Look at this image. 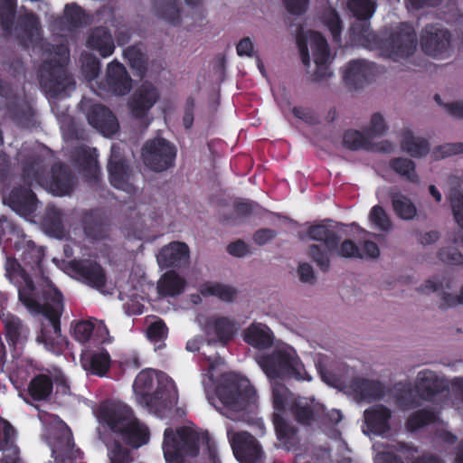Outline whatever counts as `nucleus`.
<instances>
[{"label": "nucleus", "mask_w": 463, "mask_h": 463, "mask_svg": "<svg viewBox=\"0 0 463 463\" xmlns=\"http://www.w3.org/2000/svg\"><path fill=\"white\" fill-rule=\"evenodd\" d=\"M5 276L16 286L19 301L32 315L43 317L36 342L54 354H61L68 346L66 336L61 330V317L63 312V296L54 286L47 284L46 288L37 283L14 258L5 261Z\"/></svg>", "instance_id": "f257e3e1"}, {"label": "nucleus", "mask_w": 463, "mask_h": 463, "mask_svg": "<svg viewBox=\"0 0 463 463\" xmlns=\"http://www.w3.org/2000/svg\"><path fill=\"white\" fill-rule=\"evenodd\" d=\"M350 33L352 39L364 48L376 50L381 56L393 61L412 55L417 47L415 31L407 23L374 33L367 21H359L352 24Z\"/></svg>", "instance_id": "f03ea898"}, {"label": "nucleus", "mask_w": 463, "mask_h": 463, "mask_svg": "<svg viewBox=\"0 0 463 463\" xmlns=\"http://www.w3.org/2000/svg\"><path fill=\"white\" fill-rule=\"evenodd\" d=\"M306 234L308 239L321 242L310 244L307 253L324 273L330 269L333 254L345 259H364L359 246L350 239L341 241L340 234L331 225L313 224L307 228Z\"/></svg>", "instance_id": "7ed1b4c3"}, {"label": "nucleus", "mask_w": 463, "mask_h": 463, "mask_svg": "<svg viewBox=\"0 0 463 463\" xmlns=\"http://www.w3.org/2000/svg\"><path fill=\"white\" fill-rule=\"evenodd\" d=\"M200 445L205 447L212 463H220L217 445L207 431L198 432L186 426L164 431L163 451L167 463H184L185 457H197Z\"/></svg>", "instance_id": "20e7f679"}, {"label": "nucleus", "mask_w": 463, "mask_h": 463, "mask_svg": "<svg viewBox=\"0 0 463 463\" xmlns=\"http://www.w3.org/2000/svg\"><path fill=\"white\" fill-rule=\"evenodd\" d=\"M42 51L43 60L37 69L39 84L45 92L57 96L75 84L67 69L70 49L64 43H44Z\"/></svg>", "instance_id": "39448f33"}, {"label": "nucleus", "mask_w": 463, "mask_h": 463, "mask_svg": "<svg viewBox=\"0 0 463 463\" xmlns=\"http://www.w3.org/2000/svg\"><path fill=\"white\" fill-rule=\"evenodd\" d=\"M17 13L16 0H0V27L24 49L36 46L42 41L40 18L33 11Z\"/></svg>", "instance_id": "423d86ee"}, {"label": "nucleus", "mask_w": 463, "mask_h": 463, "mask_svg": "<svg viewBox=\"0 0 463 463\" xmlns=\"http://www.w3.org/2000/svg\"><path fill=\"white\" fill-rule=\"evenodd\" d=\"M216 395L222 404L232 412L250 410L257 400L256 391L250 381L234 373L222 375L216 387Z\"/></svg>", "instance_id": "0eeeda50"}, {"label": "nucleus", "mask_w": 463, "mask_h": 463, "mask_svg": "<svg viewBox=\"0 0 463 463\" xmlns=\"http://www.w3.org/2000/svg\"><path fill=\"white\" fill-rule=\"evenodd\" d=\"M258 364L269 379L294 378L310 381L304 364L293 349H275L258 358Z\"/></svg>", "instance_id": "6e6552de"}, {"label": "nucleus", "mask_w": 463, "mask_h": 463, "mask_svg": "<svg viewBox=\"0 0 463 463\" xmlns=\"http://www.w3.org/2000/svg\"><path fill=\"white\" fill-rule=\"evenodd\" d=\"M449 202L456 222L460 230L457 232L453 245L441 248L438 252L440 261L449 265L463 264V192L452 189Z\"/></svg>", "instance_id": "1a4fd4ad"}, {"label": "nucleus", "mask_w": 463, "mask_h": 463, "mask_svg": "<svg viewBox=\"0 0 463 463\" xmlns=\"http://www.w3.org/2000/svg\"><path fill=\"white\" fill-rule=\"evenodd\" d=\"M146 166L154 172H163L175 165L176 147L163 137L147 140L142 148Z\"/></svg>", "instance_id": "9d476101"}, {"label": "nucleus", "mask_w": 463, "mask_h": 463, "mask_svg": "<svg viewBox=\"0 0 463 463\" xmlns=\"http://www.w3.org/2000/svg\"><path fill=\"white\" fill-rule=\"evenodd\" d=\"M108 173L110 184L130 195L135 194L137 187L134 184L136 173L128 161L120 155L119 147L113 145L108 163Z\"/></svg>", "instance_id": "9b49d317"}, {"label": "nucleus", "mask_w": 463, "mask_h": 463, "mask_svg": "<svg viewBox=\"0 0 463 463\" xmlns=\"http://www.w3.org/2000/svg\"><path fill=\"white\" fill-rule=\"evenodd\" d=\"M291 396V392L285 384L275 383L272 385V403L275 410L272 421L278 439L283 442H288L296 434V430L283 417L287 405L290 403Z\"/></svg>", "instance_id": "f8f14e48"}, {"label": "nucleus", "mask_w": 463, "mask_h": 463, "mask_svg": "<svg viewBox=\"0 0 463 463\" xmlns=\"http://www.w3.org/2000/svg\"><path fill=\"white\" fill-rule=\"evenodd\" d=\"M66 269L71 277L90 288L101 289L107 284L106 272L96 260L74 259L68 262Z\"/></svg>", "instance_id": "ddd939ff"}, {"label": "nucleus", "mask_w": 463, "mask_h": 463, "mask_svg": "<svg viewBox=\"0 0 463 463\" xmlns=\"http://www.w3.org/2000/svg\"><path fill=\"white\" fill-rule=\"evenodd\" d=\"M296 43L304 65L309 66L310 64L308 43L311 45L315 63L327 62L330 55L329 46L326 39L321 33L308 31L307 33H303L299 32L297 34Z\"/></svg>", "instance_id": "4468645a"}, {"label": "nucleus", "mask_w": 463, "mask_h": 463, "mask_svg": "<svg viewBox=\"0 0 463 463\" xmlns=\"http://www.w3.org/2000/svg\"><path fill=\"white\" fill-rule=\"evenodd\" d=\"M4 335L13 357L22 354L30 337L29 326L17 316L8 313L1 317Z\"/></svg>", "instance_id": "2eb2a0df"}, {"label": "nucleus", "mask_w": 463, "mask_h": 463, "mask_svg": "<svg viewBox=\"0 0 463 463\" xmlns=\"http://www.w3.org/2000/svg\"><path fill=\"white\" fill-rule=\"evenodd\" d=\"M451 38L450 32L440 24H427L420 33L421 50L429 56L443 55L450 47Z\"/></svg>", "instance_id": "dca6fc26"}, {"label": "nucleus", "mask_w": 463, "mask_h": 463, "mask_svg": "<svg viewBox=\"0 0 463 463\" xmlns=\"http://www.w3.org/2000/svg\"><path fill=\"white\" fill-rule=\"evenodd\" d=\"M134 416L133 410L120 402L107 401L99 409V422L116 435Z\"/></svg>", "instance_id": "f3484780"}, {"label": "nucleus", "mask_w": 463, "mask_h": 463, "mask_svg": "<svg viewBox=\"0 0 463 463\" xmlns=\"http://www.w3.org/2000/svg\"><path fill=\"white\" fill-rule=\"evenodd\" d=\"M22 254L21 260L25 267L31 269L35 279L42 288H46L47 284L54 285L50 278L45 274L43 259L45 257V249L38 246L32 240H24L21 245Z\"/></svg>", "instance_id": "a211bd4d"}, {"label": "nucleus", "mask_w": 463, "mask_h": 463, "mask_svg": "<svg viewBox=\"0 0 463 463\" xmlns=\"http://www.w3.org/2000/svg\"><path fill=\"white\" fill-rule=\"evenodd\" d=\"M231 447L241 463H263V450L257 439L249 432L241 431L233 435Z\"/></svg>", "instance_id": "6ab92c4d"}, {"label": "nucleus", "mask_w": 463, "mask_h": 463, "mask_svg": "<svg viewBox=\"0 0 463 463\" xmlns=\"http://www.w3.org/2000/svg\"><path fill=\"white\" fill-rule=\"evenodd\" d=\"M237 323L227 317L213 316L206 319L203 330L209 345L225 346L237 332Z\"/></svg>", "instance_id": "aec40b11"}, {"label": "nucleus", "mask_w": 463, "mask_h": 463, "mask_svg": "<svg viewBox=\"0 0 463 463\" xmlns=\"http://www.w3.org/2000/svg\"><path fill=\"white\" fill-rule=\"evenodd\" d=\"M16 437L14 427L0 417V463H23Z\"/></svg>", "instance_id": "412c9836"}, {"label": "nucleus", "mask_w": 463, "mask_h": 463, "mask_svg": "<svg viewBox=\"0 0 463 463\" xmlns=\"http://www.w3.org/2000/svg\"><path fill=\"white\" fill-rule=\"evenodd\" d=\"M89 124L105 137H110L118 131L119 124L114 113L105 105L93 104L87 112Z\"/></svg>", "instance_id": "4be33fe9"}, {"label": "nucleus", "mask_w": 463, "mask_h": 463, "mask_svg": "<svg viewBox=\"0 0 463 463\" xmlns=\"http://www.w3.org/2000/svg\"><path fill=\"white\" fill-rule=\"evenodd\" d=\"M107 90L116 96H125L132 89V79L126 67L118 60H113L107 66Z\"/></svg>", "instance_id": "5701e85b"}, {"label": "nucleus", "mask_w": 463, "mask_h": 463, "mask_svg": "<svg viewBox=\"0 0 463 463\" xmlns=\"http://www.w3.org/2000/svg\"><path fill=\"white\" fill-rule=\"evenodd\" d=\"M343 145L352 151L366 150L389 153L392 150V144L390 141H383L373 144L368 134L356 129H347L343 135Z\"/></svg>", "instance_id": "b1692460"}, {"label": "nucleus", "mask_w": 463, "mask_h": 463, "mask_svg": "<svg viewBox=\"0 0 463 463\" xmlns=\"http://www.w3.org/2000/svg\"><path fill=\"white\" fill-rule=\"evenodd\" d=\"M158 91L150 82H143L133 94L129 108L137 118H143L158 99Z\"/></svg>", "instance_id": "393cba45"}, {"label": "nucleus", "mask_w": 463, "mask_h": 463, "mask_svg": "<svg viewBox=\"0 0 463 463\" xmlns=\"http://www.w3.org/2000/svg\"><path fill=\"white\" fill-rule=\"evenodd\" d=\"M190 258L189 247L181 241H173L164 246L158 255V264L165 268H181L185 266Z\"/></svg>", "instance_id": "a878e982"}, {"label": "nucleus", "mask_w": 463, "mask_h": 463, "mask_svg": "<svg viewBox=\"0 0 463 463\" xmlns=\"http://www.w3.org/2000/svg\"><path fill=\"white\" fill-rule=\"evenodd\" d=\"M373 75V64L363 60H354L347 63L343 74L345 83L353 90H359Z\"/></svg>", "instance_id": "bb28decb"}, {"label": "nucleus", "mask_w": 463, "mask_h": 463, "mask_svg": "<svg viewBox=\"0 0 463 463\" xmlns=\"http://www.w3.org/2000/svg\"><path fill=\"white\" fill-rule=\"evenodd\" d=\"M37 197L32 187L19 185L14 187L8 197L9 206L18 214L26 216L36 209Z\"/></svg>", "instance_id": "cd10ccee"}, {"label": "nucleus", "mask_w": 463, "mask_h": 463, "mask_svg": "<svg viewBox=\"0 0 463 463\" xmlns=\"http://www.w3.org/2000/svg\"><path fill=\"white\" fill-rule=\"evenodd\" d=\"M54 377L48 371L34 374L25 390L33 402H49L53 393Z\"/></svg>", "instance_id": "c85d7f7f"}, {"label": "nucleus", "mask_w": 463, "mask_h": 463, "mask_svg": "<svg viewBox=\"0 0 463 463\" xmlns=\"http://www.w3.org/2000/svg\"><path fill=\"white\" fill-rule=\"evenodd\" d=\"M117 435L132 449H138L147 444L150 439L149 429L136 416Z\"/></svg>", "instance_id": "c756f323"}, {"label": "nucleus", "mask_w": 463, "mask_h": 463, "mask_svg": "<svg viewBox=\"0 0 463 463\" xmlns=\"http://www.w3.org/2000/svg\"><path fill=\"white\" fill-rule=\"evenodd\" d=\"M82 227L87 238L100 241L108 236L107 218L99 209H91L82 216Z\"/></svg>", "instance_id": "7c9ffc66"}, {"label": "nucleus", "mask_w": 463, "mask_h": 463, "mask_svg": "<svg viewBox=\"0 0 463 463\" xmlns=\"http://www.w3.org/2000/svg\"><path fill=\"white\" fill-rule=\"evenodd\" d=\"M392 411L383 405H374L364 411V420L370 432L383 435L391 430Z\"/></svg>", "instance_id": "2f4dec72"}, {"label": "nucleus", "mask_w": 463, "mask_h": 463, "mask_svg": "<svg viewBox=\"0 0 463 463\" xmlns=\"http://www.w3.org/2000/svg\"><path fill=\"white\" fill-rule=\"evenodd\" d=\"M86 46L99 53L103 58H107L113 54L115 44L110 31L104 26H98L90 30Z\"/></svg>", "instance_id": "473e14b6"}, {"label": "nucleus", "mask_w": 463, "mask_h": 463, "mask_svg": "<svg viewBox=\"0 0 463 463\" xmlns=\"http://www.w3.org/2000/svg\"><path fill=\"white\" fill-rule=\"evenodd\" d=\"M80 364L87 373L102 377L109 370L111 359L106 349L99 352L86 351L80 355Z\"/></svg>", "instance_id": "72a5a7b5"}, {"label": "nucleus", "mask_w": 463, "mask_h": 463, "mask_svg": "<svg viewBox=\"0 0 463 463\" xmlns=\"http://www.w3.org/2000/svg\"><path fill=\"white\" fill-rule=\"evenodd\" d=\"M73 185V175L63 163H55L51 168L49 189L55 195L68 194Z\"/></svg>", "instance_id": "f704fd0d"}, {"label": "nucleus", "mask_w": 463, "mask_h": 463, "mask_svg": "<svg viewBox=\"0 0 463 463\" xmlns=\"http://www.w3.org/2000/svg\"><path fill=\"white\" fill-rule=\"evenodd\" d=\"M7 113L10 118L18 126L27 128L33 125V109L27 101L19 97L10 98L7 103Z\"/></svg>", "instance_id": "c9c22d12"}, {"label": "nucleus", "mask_w": 463, "mask_h": 463, "mask_svg": "<svg viewBox=\"0 0 463 463\" xmlns=\"http://www.w3.org/2000/svg\"><path fill=\"white\" fill-rule=\"evenodd\" d=\"M243 339L257 349H266L273 344V334L266 325L254 323L245 330Z\"/></svg>", "instance_id": "e433bc0d"}, {"label": "nucleus", "mask_w": 463, "mask_h": 463, "mask_svg": "<svg viewBox=\"0 0 463 463\" xmlns=\"http://www.w3.org/2000/svg\"><path fill=\"white\" fill-rule=\"evenodd\" d=\"M109 330L106 326L95 327L94 324L88 320H81L75 323L72 330L74 339L81 344H85L90 339L99 343L105 342Z\"/></svg>", "instance_id": "4c0bfd02"}, {"label": "nucleus", "mask_w": 463, "mask_h": 463, "mask_svg": "<svg viewBox=\"0 0 463 463\" xmlns=\"http://www.w3.org/2000/svg\"><path fill=\"white\" fill-rule=\"evenodd\" d=\"M354 392L364 401H374L382 398L383 388L379 381L355 378L351 383Z\"/></svg>", "instance_id": "58836bf2"}, {"label": "nucleus", "mask_w": 463, "mask_h": 463, "mask_svg": "<svg viewBox=\"0 0 463 463\" xmlns=\"http://www.w3.org/2000/svg\"><path fill=\"white\" fill-rule=\"evenodd\" d=\"M154 375L150 370L141 371L134 381V389L140 392L148 407H154L156 405V400L159 399V392L156 391L150 393L149 391L154 386Z\"/></svg>", "instance_id": "ea45409f"}, {"label": "nucleus", "mask_w": 463, "mask_h": 463, "mask_svg": "<svg viewBox=\"0 0 463 463\" xmlns=\"http://www.w3.org/2000/svg\"><path fill=\"white\" fill-rule=\"evenodd\" d=\"M401 147L411 156L420 158L430 152V144L426 138L417 137L412 131L406 129L402 132Z\"/></svg>", "instance_id": "a19ab883"}, {"label": "nucleus", "mask_w": 463, "mask_h": 463, "mask_svg": "<svg viewBox=\"0 0 463 463\" xmlns=\"http://www.w3.org/2000/svg\"><path fill=\"white\" fill-rule=\"evenodd\" d=\"M416 387L422 400H431L443 390L442 383L432 372H420Z\"/></svg>", "instance_id": "79ce46f5"}, {"label": "nucleus", "mask_w": 463, "mask_h": 463, "mask_svg": "<svg viewBox=\"0 0 463 463\" xmlns=\"http://www.w3.org/2000/svg\"><path fill=\"white\" fill-rule=\"evenodd\" d=\"M290 411L297 422L309 426L320 417L322 410L305 400H297L292 402Z\"/></svg>", "instance_id": "37998d69"}, {"label": "nucleus", "mask_w": 463, "mask_h": 463, "mask_svg": "<svg viewBox=\"0 0 463 463\" xmlns=\"http://www.w3.org/2000/svg\"><path fill=\"white\" fill-rule=\"evenodd\" d=\"M186 281L174 270L166 271L160 279L157 288L163 296L175 297L184 290Z\"/></svg>", "instance_id": "c03bdc74"}, {"label": "nucleus", "mask_w": 463, "mask_h": 463, "mask_svg": "<svg viewBox=\"0 0 463 463\" xmlns=\"http://www.w3.org/2000/svg\"><path fill=\"white\" fill-rule=\"evenodd\" d=\"M394 398L398 407L402 410L417 407L422 400L416 385L413 387L411 383H398Z\"/></svg>", "instance_id": "a18cd8bd"}, {"label": "nucleus", "mask_w": 463, "mask_h": 463, "mask_svg": "<svg viewBox=\"0 0 463 463\" xmlns=\"http://www.w3.org/2000/svg\"><path fill=\"white\" fill-rule=\"evenodd\" d=\"M153 6L157 16L173 25L180 24L179 0H154Z\"/></svg>", "instance_id": "49530a36"}, {"label": "nucleus", "mask_w": 463, "mask_h": 463, "mask_svg": "<svg viewBox=\"0 0 463 463\" xmlns=\"http://www.w3.org/2000/svg\"><path fill=\"white\" fill-rule=\"evenodd\" d=\"M255 205L254 203L248 200L236 201L233 203V212L223 214L221 221L224 224L232 226L239 225L252 214Z\"/></svg>", "instance_id": "de8ad7c7"}, {"label": "nucleus", "mask_w": 463, "mask_h": 463, "mask_svg": "<svg viewBox=\"0 0 463 463\" xmlns=\"http://www.w3.org/2000/svg\"><path fill=\"white\" fill-rule=\"evenodd\" d=\"M389 167L408 182L414 184L420 183L419 175L416 173V165L411 159L406 157L392 158L389 162Z\"/></svg>", "instance_id": "09e8293b"}, {"label": "nucleus", "mask_w": 463, "mask_h": 463, "mask_svg": "<svg viewBox=\"0 0 463 463\" xmlns=\"http://www.w3.org/2000/svg\"><path fill=\"white\" fill-rule=\"evenodd\" d=\"M437 415L432 408H424L412 412L405 422L409 431H416L425 426L435 423Z\"/></svg>", "instance_id": "8fccbe9b"}, {"label": "nucleus", "mask_w": 463, "mask_h": 463, "mask_svg": "<svg viewBox=\"0 0 463 463\" xmlns=\"http://www.w3.org/2000/svg\"><path fill=\"white\" fill-rule=\"evenodd\" d=\"M392 204L395 214L402 220H412L417 214L414 203L401 193L391 195Z\"/></svg>", "instance_id": "3c124183"}, {"label": "nucleus", "mask_w": 463, "mask_h": 463, "mask_svg": "<svg viewBox=\"0 0 463 463\" xmlns=\"http://www.w3.org/2000/svg\"><path fill=\"white\" fill-rule=\"evenodd\" d=\"M43 222L49 233L56 237L62 235L64 231L62 213L58 207L49 205L45 210Z\"/></svg>", "instance_id": "603ef678"}, {"label": "nucleus", "mask_w": 463, "mask_h": 463, "mask_svg": "<svg viewBox=\"0 0 463 463\" xmlns=\"http://www.w3.org/2000/svg\"><path fill=\"white\" fill-rule=\"evenodd\" d=\"M408 452H417V449L405 442H397L395 445L388 446L387 450L378 453L377 463H404L396 453L405 454Z\"/></svg>", "instance_id": "864d4df0"}, {"label": "nucleus", "mask_w": 463, "mask_h": 463, "mask_svg": "<svg viewBox=\"0 0 463 463\" xmlns=\"http://www.w3.org/2000/svg\"><path fill=\"white\" fill-rule=\"evenodd\" d=\"M347 7L358 21H367L374 14L376 5L372 0H348Z\"/></svg>", "instance_id": "5fc2aeb1"}, {"label": "nucleus", "mask_w": 463, "mask_h": 463, "mask_svg": "<svg viewBox=\"0 0 463 463\" xmlns=\"http://www.w3.org/2000/svg\"><path fill=\"white\" fill-rule=\"evenodd\" d=\"M201 293L203 296L217 297L227 302L232 301L237 295V291L232 287L222 283H205L202 287Z\"/></svg>", "instance_id": "6e6d98bb"}, {"label": "nucleus", "mask_w": 463, "mask_h": 463, "mask_svg": "<svg viewBox=\"0 0 463 463\" xmlns=\"http://www.w3.org/2000/svg\"><path fill=\"white\" fill-rule=\"evenodd\" d=\"M322 21L329 30L333 42L340 43L343 23L336 10L334 8L325 10L322 14Z\"/></svg>", "instance_id": "4d7b16f0"}, {"label": "nucleus", "mask_w": 463, "mask_h": 463, "mask_svg": "<svg viewBox=\"0 0 463 463\" xmlns=\"http://www.w3.org/2000/svg\"><path fill=\"white\" fill-rule=\"evenodd\" d=\"M124 57L130 68L136 71L138 76L145 75L146 72V58L138 47L135 45L128 46L124 51Z\"/></svg>", "instance_id": "13d9d810"}, {"label": "nucleus", "mask_w": 463, "mask_h": 463, "mask_svg": "<svg viewBox=\"0 0 463 463\" xmlns=\"http://www.w3.org/2000/svg\"><path fill=\"white\" fill-rule=\"evenodd\" d=\"M108 457L109 463H132L133 458L130 450L118 440L114 442L108 448Z\"/></svg>", "instance_id": "bf43d9fd"}, {"label": "nucleus", "mask_w": 463, "mask_h": 463, "mask_svg": "<svg viewBox=\"0 0 463 463\" xmlns=\"http://www.w3.org/2000/svg\"><path fill=\"white\" fill-rule=\"evenodd\" d=\"M75 162L85 171H97V161L87 146H79L74 151Z\"/></svg>", "instance_id": "052dcab7"}, {"label": "nucleus", "mask_w": 463, "mask_h": 463, "mask_svg": "<svg viewBox=\"0 0 463 463\" xmlns=\"http://www.w3.org/2000/svg\"><path fill=\"white\" fill-rule=\"evenodd\" d=\"M370 222L380 231L389 232L392 223L384 209L380 205H374L369 214Z\"/></svg>", "instance_id": "680f3d73"}, {"label": "nucleus", "mask_w": 463, "mask_h": 463, "mask_svg": "<svg viewBox=\"0 0 463 463\" xmlns=\"http://www.w3.org/2000/svg\"><path fill=\"white\" fill-rule=\"evenodd\" d=\"M463 154V143H446L436 146L432 151V158L440 160L448 156Z\"/></svg>", "instance_id": "e2e57ef3"}, {"label": "nucleus", "mask_w": 463, "mask_h": 463, "mask_svg": "<svg viewBox=\"0 0 463 463\" xmlns=\"http://www.w3.org/2000/svg\"><path fill=\"white\" fill-rule=\"evenodd\" d=\"M100 61L91 53L82 55V71L90 80L96 79L100 71Z\"/></svg>", "instance_id": "0e129e2a"}, {"label": "nucleus", "mask_w": 463, "mask_h": 463, "mask_svg": "<svg viewBox=\"0 0 463 463\" xmlns=\"http://www.w3.org/2000/svg\"><path fill=\"white\" fill-rule=\"evenodd\" d=\"M84 11L76 4H68L64 8V18L67 23L74 27L79 28L82 25L84 19Z\"/></svg>", "instance_id": "69168bd1"}, {"label": "nucleus", "mask_w": 463, "mask_h": 463, "mask_svg": "<svg viewBox=\"0 0 463 463\" xmlns=\"http://www.w3.org/2000/svg\"><path fill=\"white\" fill-rule=\"evenodd\" d=\"M387 130L383 117L380 113L372 116L370 126L365 129L370 138L383 135Z\"/></svg>", "instance_id": "338daca9"}, {"label": "nucleus", "mask_w": 463, "mask_h": 463, "mask_svg": "<svg viewBox=\"0 0 463 463\" xmlns=\"http://www.w3.org/2000/svg\"><path fill=\"white\" fill-rule=\"evenodd\" d=\"M168 328L165 322L161 319L153 322L147 327V337L150 340L158 342L166 338Z\"/></svg>", "instance_id": "774afa93"}]
</instances>
